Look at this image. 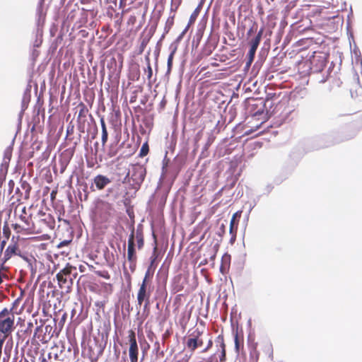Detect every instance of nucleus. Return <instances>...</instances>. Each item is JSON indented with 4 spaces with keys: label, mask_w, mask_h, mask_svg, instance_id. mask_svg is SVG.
Instances as JSON below:
<instances>
[{
    "label": "nucleus",
    "mask_w": 362,
    "mask_h": 362,
    "mask_svg": "<svg viewBox=\"0 0 362 362\" xmlns=\"http://www.w3.org/2000/svg\"><path fill=\"white\" fill-rule=\"evenodd\" d=\"M55 226V220L50 214L40 211L33 217V223L29 234H40L53 230Z\"/></svg>",
    "instance_id": "f257e3e1"
},
{
    "label": "nucleus",
    "mask_w": 362,
    "mask_h": 362,
    "mask_svg": "<svg viewBox=\"0 0 362 362\" xmlns=\"http://www.w3.org/2000/svg\"><path fill=\"white\" fill-rule=\"evenodd\" d=\"M15 216L19 222L13 224V228L16 233L29 234L33 223V215L27 211L25 206L15 209Z\"/></svg>",
    "instance_id": "f03ea898"
},
{
    "label": "nucleus",
    "mask_w": 362,
    "mask_h": 362,
    "mask_svg": "<svg viewBox=\"0 0 362 362\" xmlns=\"http://www.w3.org/2000/svg\"><path fill=\"white\" fill-rule=\"evenodd\" d=\"M75 270V267L67 264L56 276L59 288L64 290L66 293H69L71 290L74 279L77 275V273L72 274V272Z\"/></svg>",
    "instance_id": "7ed1b4c3"
},
{
    "label": "nucleus",
    "mask_w": 362,
    "mask_h": 362,
    "mask_svg": "<svg viewBox=\"0 0 362 362\" xmlns=\"http://www.w3.org/2000/svg\"><path fill=\"white\" fill-rule=\"evenodd\" d=\"M15 316L11 310L4 308L0 312V332L4 334L5 339L13 331Z\"/></svg>",
    "instance_id": "20e7f679"
},
{
    "label": "nucleus",
    "mask_w": 362,
    "mask_h": 362,
    "mask_svg": "<svg viewBox=\"0 0 362 362\" xmlns=\"http://www.w3.org/2000/svg\"><path fill=\"white\" fill-rule=\"evenodd\" d=\"M203 334L204 330L197 327L185 338V346L190 352L194 353L203 346Z\"/></svg>",
    "instance_id": "39448f33"
},
{
    "label": "nucleus",
    "mask_w": 362,
    "mask_h": 362,
    "mask_svg": "<svg viewBox=\"0 0 362 362\" xmlns=\"http://www.w3.org/2000/svg\"><path fill=\"white\" fill-rule=\"evenodd\" d=\"M152 290L150 285L141 283L137 293V305L139 307L144 304V308L146 310L150 305V298Z\"/></svg>",
    "instance_id": "423d86ee"
},
{
    "label": "nucleus",
    "mask_w": 362,
    "mask_h": 362,
    "mask_svg": "<svg viewBox=\"0 0 362 362\" xmlns=\"http://www.w3.org/2000/svg\"><path fill=\"white\" fill-rule=\"evenodd\" d=\"M114 208L107 202H100L97 206V216L100 222H108L113 216Z\"/></svg>",
    "instance_id": "0eeeda50"
},
{
    "label": "nucleus",
    "mask_w": 362,
    "mask_h": 362,
    "mask_svg": "<svg viewBox=\"0 0 362 362\" xmlns=\"http://www.w3.org/2000/svg\"><path fill=\"white\" fill-rule=\"evenodd\" d=\"M127 259L130 262L129 268L131 271L134 272L136 267V262L137 259L135 250L134 228H132V232L128 239Z\"/></svg>",
    "instance_id": "6e6552de"
},
{
    "label": "nucleus",
    "mask_w": 362,
    "mask_h": 362,
    "mask_svg": "<svg viewBox=\"0 0 362 362\" xmlns=\"http://www.w3.org/2000/svg\"><path fill=\"white\" fill-rule=\"evenodd\" d=\"M128 338L129 342V356L130 362H138L139 346L134 331L132 329L129 331Z\"/></svg>",
    "instance_id": "1a4fd4ad"
},
{
    "label": "nucleus",
    "mask_w": 362,
    "mask_h": 362,
    "mask_svg": "<svg viewBox=\"0 0 362 362\" xmlns=\"http://www.w3.org/2000/svg\"><path fill=\"white\" fill-rule=\"evenodd\" d=\"M129 175L134 183L139 186L145 178L146 170L140 165H134L132 167L131 174L129 173L127 177Z\"/></svg>",
    "instance_id": "9d476101"
},
{
    "label": "nucleus",
    "mask_w": 362,
    "mask_h": 362,
    "mask_svg": "<svg viewBox=\"0 0 362 362\" xmlns=\"http://www.w3.org/2000/svg\"><path fill=\"white\" fill-rule=\"evenodd\" d=\"M264 29L261 28L256 37L250 41V48L247 54V64L250 66L254 60L255 52L261 41Z\"/></svg>",
    "instance_id": "9b49d317"
},
{
    "label": "nucleus",
    "mask_w": 362,
    "mask_h": 362,
    "mask_svg": "<svg viewBox=\"0 0 362 362\" xmlns=\"http://www.w3.org/2000/svg\"><path fill=\"white\" fill-rule=\"evenodd\" d=\"M93 182L98 190H103L111 182V180L105 175H98L93 178Z\"/></svg>",
    "instance_id": "f8f14e48"
},
{
    "label": "nucleus",
    "mask_w": 362,
    "mask_h": 362,
    "mask_svg": "<svg viewBox=\"0 0 362 362\" xmlns=\"http://www.w3.org/2000/svg\"><path fill=\"white\" fill-rule=\"evenodd\" d=\"M20 253L21 250L19 249L18 244L15 242H13L8 245V246L7 247L4 252V260L7 261L10 258H11V257L14 255H20Z\"/></svg>",
    "instance_id": "ddd939ff"
},
{
    "label": "nucleus",
    "mask_w": 362,
    "mask_h": 362,
    "mask_svg": "<svg viewBox=\"0 0 362 362\" xmlns=\"http://www.w3.org/2000/svg\"><path fill=\"white\" fill-rule=\"evenodd\" d=\"M217 340L221 343V354L219 357L220 362H225L226 359V351L223 336L222 334L218 335L217 337Z\"/></svg>",
    "instance_id": "4468645a"
},
{
    "label": "nucleus",
    "mask_w": 362,
    "mask_h": 362,
    "mask_svg": "<svg viewBox=\"0 0 362 362\" xmlns=\"http://www.w3.org/2000/svg\"><path fill=\"white\" fill-rule=\"evenodd\" d=\"M234 341L235 351L238 354L240 349V346H243V335L240 334L238 330L235 332L234 335Z\"/></svg>",
    "instance_id": "2eb2a0df"
},
{
    "label": "nucleus",
    "mask_w": 362,
    "mask_h": 362,
    "mask_svg": "<svg viewBox=\"0 0 362 362\" xmlns=\"http://www.w3.org/2000/svg\"><path fill=\"white\" fill-rule=\"evenodd\" d=\"M134 239L136 240L138 249L141 250L144 245V235L141 230H136V233H134Z\"/></svg>",
    "instance_id": "dca6fc26"
},
{
    "label": "nucleus",
    "mask_w": 362,
    "mask_h": 362,
    "mask_svg": "<svg viewBox=\"0 0 362 362\" xmlns=\"http://www.w3.org/2000/svg\"><path fill=\"white\" fill-rule=\"evenodd\" d=\"M140 77V71L139 65L136 64L131 68L129 74V79L132 81H138Z\"/></svg>",
    "instance_id": "f3484780"
},
{
    "label": "nucleus",
    "mask_w": 362,
    "mask_h": 362,
    "mask_svg": "<svg viewBox=\"0 0 362 362\" xmlns=\"http://www.w3.org/2000/svg\"><path fill=\"white\" fill-rule=\"evenodd\" d=\"M77 107L79 109L78 119L86 118L88 112V109L86 105L84 103H81L78 105Z\"/></svg>",
    "instance_id": "a211bd4d"
},
{
    "label": "nucleus",
    "mask_w": 362,
    "mask_h": 362,
    "mask_svg": "<svg viewBox=\"0 0 362 362\" xmlns=\"http://www.w3.org/2000/svg\"><path fill=\"white\" fill-rule=\"evenodd\" d=\"M100 124H101V128H102V144H103V146H104L107 141L108 134H107L106 124H105L104 119L102 118L100 119Z\"/></svg>",
    "instance_id": "6ab92c4d"
},
{
    "label": "nucleus",
    "mask_w": 362,
    "mask_h": 362,
    "mask_svg": "<svg viewBox=\"0 0 362 362\" xmlns=\"http://www.w3.org/2000/svg\"><path fill=\"white\" fill-rule=\"evenodd\" d=\"M155 268H149L148 267L147 271L146 272L144 278L142 281V283H145L146 285H150L151 279L153 277L154 273Z\"/></svg>",
    "instance_id": "aec40b11"
},
{
    "label": "nucleus",
    "mask_w": 362,
    "mask_h": 362,
    "mask_svg": "<svg viewBox=\"0 0 362 362\" xmlns=\"http://www.w3.org/2000/svg\"><path fill=\"white\" fill-rule=\"evenodd\" d=\"M238 216H240V212L235 213L233 215L232 218L230 220V233L233 234L232 240H234L235 238V233H234V232H233V228H234V226H235V219H236Z\"/></svg>",
    "instance_id": "412c9836"
},
{
    "label": "nucleus",
    "mask_w": 362,
    "mask_h": 362,
    "mask_svg": "<svg viewBox=\"0 0 362 362\" xmlns=\"http://www.w3.org/2000/svg\"><path fill=\"white\" fill-rule=\"evenodd\" d=\"M158 258V253H157V247L156 246L154 247V250H153V252L150 258L151 259V263H150V265H149V268H155L156 267V259Z\"/></svg>",
    "instance_id": "4be33fe9"
},
{
    "label": "nucleus",
    "mask_w": 362,
    "mask_h": 362,
    "mask_svg": "<svg viewBox=\"0 0 362 362\" xmlns=\"http://www.w3.org/2000/svg\"><path fill=\"white\" fill-rule=\"evenodd\" d=\"M176 47L173 49V50L171 52V53L170 54V55L168 56V72H170L171 69H172V67H173V58H174V55L176 52Z\"/></svg>",
    "instance_id": "5701e85b"
},
{
    "label": "nucleus",
    "mask_w": 362,
    "mask_h": 362,
    "mask_svg": "<svg viewBox=\"0 0 362 362\" xmlns=\"http://www.w3.org/2000/svg\"><path fill=\"white\" fill-rule=\"evenodd\" d=\"M149 152V146H148V142H145L144 144H143L141 149H140V152H139V156L143 158L144 156H146Z\"/></svg>",
    "instance_id": "b1692460"
},
{
    "label": "nucleus",
    "mask_w": 362,
    "mask_h": 362,
    "mask_svg": "<svg viewBox=\"0 0 362 362\" xmlns=\"http://www.w3.org/2000/svg\"><path fill=\"white\" fill-rule=\"evenodd\" d=\"M174 19H175V15L173 16L169 17L165 23V30L166 33H168L169 30L172 28L173 25H174Z\"/></svg>",
    "instance_id": "393cba45"
},
{
    "label": "nucleus",
    "mask_w": 362,
    "mask_h": 362,
    "mask_svg": "<svg viewBox=\"0 0 362 362\" xmlns=\"http://www.w3.org/2000/svg\"><path fill=\"white\" fill-rule=\"evenodd\" d=\"M182 0H171L170 11L176 12L179 6L182 4Z\"/></svg>",
    "instance_id": "a878e982"
},
{
    "label": "nucleus",
    "mask_w": 362,
    "mask_h": 362,
    "mask_svg": "<svg viewBox=\"0 0 362 362\" xmlns=\"http://www.w3.org/2000/svg\"><path fill=\"white\" fill-rule=\"evenodd\" d=\"M95 273L98 276L103 277V278H104L105 279H110V275L108 273V272L106 271V270L96 271Z\"/></svg>",
    "instance_id": "bb28decb"
},
{
    "label": "nucleus",
    "mask_w": 362,
    "mask_h": 362,
    "mask_svg": "<svg viewBox=\"0 0 362 362\" xmlns=\"http://www.w3.org/2000/svg\"><path fill=\"white\" fill-rule=\"evenodd\" d=\"M20 300H21L20 298H17L16 300H15L12 304V307L8 310H11V312L13 313V315H15V314L18 315V314L21 313V312L16 311V308L18 305Z\"/></svg>",
    "instance_id": "cd10ccee"
},
{
    "label": "nucleus",
    "mask_w": 362,
    "mask_h": 362,
    "mask_svg": "<svg viewBox=\"0 0 362 362\" xmlns=\"http://www.w3.org/2000/svg\"><path fill=\"white\" fill-rule=\"evenodd\" d=\"M145 72H147L148 78L151 79L153 75V70L148 58H147V69L145 70Z\"/></svg>",
    "instance_id": "c85d7f7f"
},
{
    "label": "nucleus",
    "mask_w": 362,
    "mask_h": 362,
    "mask_svg": "<svg viewBox=\"0 0 362 362\" xmlns=\"http://www.w3.org/2000/svg\"><path fill=\"white\" fill-rule=\"evenodd\" d=\"M213 346V340H212V337H211L208 341H207V344H206V346H205V348L202 351V353H205V352H207L209 349H211Z\"/></svg>",
    "instance_id": "c756f323"
},
{
    "label": "nucleus",
    "mask_w": 362,
    "mask_h": 362,
    "mask_svg": "<svg viewBox=\"0 0 362 362\" xmlns=\"http://www.w3.org/2000/svg\"><path fill=\"white\" fill-rule=\"evenodd\" d=\"M3 234L7 239L9 238L11 231L7 224H5L3 227Z\"/></svg>",
    "instance_id": "7c9ffc66"
},
{
    "label": "nucleus",
    "mask_w": 362,
    "mask_h": 362,
    "mask_svg": "<svg viewBox=\"0 0 362 362\" xmlns=\"http://www.w3.org/2000/svg\"><path fill=\"white\" fill-rule=\"evenodd\" d=\"M136 22V17L135 16H130L127 20V25L134 26Z\"/></svg>",
    "instance_id": "2f4dec72"
},
{
    "label": "nucleus",
    "mask_w": 362,
    "mask_h": 362,
    "mask_svg": "<svg viewBox=\"0 0 362 362\" xmlns=\"http://www.w3.org/2000/svg\"><path fill=\"white\" fill-rule=\"evenodd\" d=\"M148 42V40H146V39L142 40V41L141 42V45H140V52H142L144 50V48L147 45Z\"/></svg>",
    "instance_id": "473e14b6"
},
{
    "label": "nucleus",
    "mask_w": 362,
    "mask_h": 362,
    "mask_svg": "<svg viewBox=\"0 0 362 362\" xmlns=\"http://www.w3.org/2000/svg\"><path fill=\"white\" fill-rule=\"evenodd\" d=\"M70 243V241L69 240H64L62 242H61L59 245H58V247L60 248V247H62L64 246H66L69 245V243Z\"/></svg>",
    "instance_id": "72a5a7b5"
},
{
    "label": "nucleus",
    "mask_w": 362,
    "mask_h": 362,
    "mask_svg": "<svg viewBox=\"0 0 362 362\" xmlns=\"http://www.w3.org/2000/svg\"><path fill=\"white\" fill-rule=\"evenodd\" d=\"M105 288L107 289L109 288L110 291H112V285L111 284H105Z\"/></svg>",
    "instance_id": "f704fd0d"
},
{
    "label": "nucleus",
    "mask_w": 362,
    "mask_h": 362,
    "mask_svg": "<svg viewBox=\"0 0 362 362\" xmlns=\"http://www.w3.org/2000/svg\"><path fill=\"white\" fill-rule=\"evenodd\" d=\"M196 17H197L196 14H194V13L192 14L190 16V22L194 21L196 19Z\"/></svg>",
    "instance_id": "c9c22d12"
},
{
    "label": "nucleus",
    "mask_w": 362,
    "mask_h": 362,
    "mask_svg": "<svg viewBox=\"0 0 362 362\" xmlns=\"http://www.w3.org/2000/svg\"><path fill=\"white\" fill-rule=\"evenodd\" d=\"M175 362H188V359L182 358L181 359L177 360Z\"/></svg>",
    "instance_id": "e433bc0d"
},
{
    "label": "nucleus",
    "mask_w": 362,
    "mask_h": 362,
    "mask_svg": "<svg viewBox=\"0 0 362 362\" xmlns=\"http://www.w3.org/2000/svg\"><path fill=\"white\" fill-rule=\"evenodd\" d=\"M120 362H127V358L125 356H122Z\"/></svg>",
    "instance_id": "4c0bfd02"
},
{
    "label": "nucleus",
    "mask_w": 362,
    "mask_h": 362,
    "mask_svg": "<svg viewBox=\"0 0 362 362\" xmlns=\"http://www.w3.org/2000/svg\"><path fill=\"white\" fill-rule=\"evenodd\" d=\"M40 362H49L45 357H42Z\"/></svg>",
    "instance_id": "58836bf2"
},
{
    "label": "nucleus",
    "mask_w": 362,
    "mask_h": 362,
    "mask_svg": "<svg viewBox=\"0 0 362 362\" xmlns=\"http://www.w3.org/2000/svg\"><path fill=\"white\" fill-rule=\"evenodd\" d=\"M253 32V27L251 28L249 31L247 32V35H250Z\"/></svg>",
    "instance_id": "ea45409f"
},
{
    "label": "nucleus",
    "mask_w": 362,
    "mask_h": 362,
    "mask_svg": "<svg viewBox=\"0 0 362 362\" xmlns=\"http://www.w3.org/2000/svg\"><path fill=\"white\" fill-rule=\"evenodd\" d=\"M33 327V323L32 322H29L28 323V327Z\"/></svg>",
    "instance_id": "a19ab883"
},
{
    "label": "nucleus",
    "mask_w": 362,
    "mask_h": 362,
    "mask_svg": "<svg viewBox=\"0 0 362 362\" xmlns=\"http://www.w3.org/2000/svg\"><path fill=\"white\" fill-rule=\"evenodd\" d=\"M48 358H49V359H51V358H52V356H51L50 353L48 354Z\"/></svg>",
    "instance_id": "79ce46f5"
},
{
    "label": "nucleus",
    "mask_w": 362,
    "mask_h": 362,
    "mask_svg": "<svg viewBox=\"0 0 362 362\" xmlns=\"http://www.w3.org/2000/svg\"><path fill=\"white\" fill-rule=\"evenodd\" d=\"M98 358V356H97L94 360H92V361H93H93H97Z\"/></svg>",
    "instance_id": "37998d69"
},
{
    "label": "nucleus",
    "mask_w": 362,
    "mask_h": 362,
    "mask_svg": "<svg viewBox=\"0 0 362 362\" xmlns=\"http://www.w3.org/2000/svg\"><path fill=\"white\" fill-rule=\"evenodd\" d=\"M51 195H52V197L54 198V192H52Z\"/></svg>",
    "instance_id": "c03bdc74"
},
{
    "label": "nucleus",
    "mask_w": 362,
    "mask_h": 362,
    "mask_svg": "<svg viewBox=\"0 0 362 362\" xmlns=\"http://www.w3.org/2000/svg\"><path fill=\"white\" fill-rule=\"evenodd\" d=\"M102 354H103V350H100L98 355H101Z\"/></svg>",
    "instance_id": "a18cd8bd"
},
{
    "label": "nucleus",
    "mask_w": 362,
    "mask_h": 362,
    "mask_svg": "<svg viewBox=\"0 0 362 362\" xmlns=\"http://www.w3.org/2000/svg\"><path fill=\"white\" fill-rule=\"evenodd\" d=\"M63 221H64V222H65V223H69L66 220H63Z\"/></svg>",
    "instance_id": "49530a36"
}]
</instances>
